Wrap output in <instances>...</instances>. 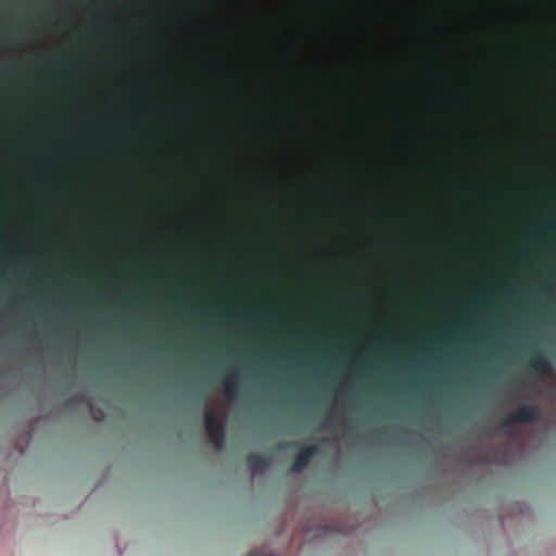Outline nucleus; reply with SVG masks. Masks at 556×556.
<instances>
[{
  "instance_id": "6e6552de",
  "label": "nucleus",
  "mask_w": 556,
  "mask_h": 556,
  "mask_svg": "<svg viewBox=\"0 0 556 556\" xmlns=\"http://www.w3.org/2000/svg\"><path fill=\"white\" fill-rule=\"evenodd\" d=\"M4 251L10 253L21 252L24 247L17 240H11L7 244L3 245Z\"/></svg>"
},
{
  "instance_id": "1a4fd4ad",
  "label": "nucleus",
  "mask_w": 556,
  "mask_h": 556,
  "mask_svg": "<svg viewBox=\"0 0 556 556\" xmlns=\"http://www.w3.org/2000/svg\"><path fill=\"white\" fill-rule=\"evenodd\" d=\"M554 230H556V219H554V218H548V219H546V220L542 224V226H541V231H542L543 233H546V232H548V231H554Z\"/></svg>"
},
{
  "instance_id": "f8f14e48",
  "label": "nucleus",
  "mask_w": 556,
  "mask_h": 556,
  "mask_svg": "<svg viewBox=\"0 0 556 556\" xmlns=\"http://www.w3.org/2000/svg\"><path fill=\"white\" fill-rule=\"evenodd\" d=\"M244 314H245L247 317H250L252 315V312L251 311H245Z\"/></svg>"
},
{
  "instance_id": "ddd939ff",
  "label": "nucleus",
  "mask_w": 556,
  "mask_h": 556,
  "mask_svg": "<svg viewBox=\"0 0 556 556\" xmlns=\"http://www.w3.org/2000/svg\"><path fill=\"white\" fill-rule=\"evenodd\" d=\"M111 117L114 118V119H118L119 118V116L117 114H112Z\"/></svg>"
},
{
  "instance_id": "9b49d317",
  "label": "nucleus",
  "mask_w": 556,
  "mask_h": 556,
  "mask_svg": "<svg viewBox=\"0 0 556 556\" xmlns=\"http://www.w3.org/2000/svg\"><path fill=\"white\" fill-rule=\"evenodd\" d=\"M203 67L207 70H217L219 67V63L216 60H208L203 63Z\"/></svg>"
},
{
  "instance_id": "20e7f679",
  "label": "nucleus",
  "mask_w": 556,
  "mask_h": 556,
  "mask_svg": "<svg viewBox=\"0 0 556 556\" xmlns=\"http://www.w3.org/2000/svg\"><path fill=\"white\" fill-rule=\"evenodd\" d=\"M224 392L229 400L236 401L239 395V389L237 383V377L231 376L224 380L223 383Z\"/></svg>"
},
{
  "instance_id": "9d476101",
  "label": "nucleus",
  "mask_w": 556,
  "mask_h": 556,
  "mask_svg": "<svg viewBox=\"0 0 556 556\" xmlns=\"http://www.w3.org/2000/svg\"><path fill=\"white\" fill-rule=\"evenodd\" d=\"M463 101L462 97L458 94H447L445 97L446 105L459 104Z\"/></svg>"
},
{
  "instance_id": "39448f33",
  "label": "nucleus",
  "mask_w": 556,
  "mask_h": 556,
  "mask_svg": "<svg viewBox=\"0 0 556 556\" xmlns=\"http://www.w3.org/2000/svg\"><path fill=\"white\" fill-rule=\"evenodd\" d=\"M270 467V459L266 457H256L251 464L252 476H260Z\"/></svg>"
},
{
  "instance_id": "0eeeda50",
  "label": "nucleus",
  "mask_w": 556,
  "mask_h": 556,
  "mask_svg": "<svg viewBox=\"0 0 556 556\" xmlns=\"http://www.w3.org/2000/svg\"><path fill=\"white\" fill-rule=\"evenodd\" d=\"M131 105L134 111L137 113H143L149 110V103L147 101H143L140 97H134L131 99Z\"/></svg>"
},
{
  "instance_id": "f257e3e1",
  "label": "nucleus",
  "mask_w": 556,
  "mask_h": 556,
  "mask_svg": "<svg viewBox=\"0 0 556 556\" xmlns=\"http://www.w3.org/2000/svg\"><path fill=\"white\" fill-rule=\"evenodd\" d=\"M205 425L210 440L214 447L218 451L224 448L225 443V430L223 420L212 409L205 413Z\"/></svg>"
},
{
  "instance_id": "423d86ee",
  "label": "nucleus",
  "mask_w": 556,
  "mask_h": 556,
  "mask_svg": "<svg viewBox=\"0 0 556 556\" xmlns=\"http://www.w3.org/2000/svg\"><path fill=\"white\" fill-rule=\"evenodd\" d=\"M532 367L538 372H544L549 370L552 365L546 356L539 354L533 358Z\"/></svg>"
},
{
  "instance_id": "4468645a",
  "label": "nucleus",
  "mask_w": 556,
  "mask_h": 556,
  "mask_svg": "<svg viewBox=\"0 0 556 556\" xmlns=\"http://www.w3.org/2000/svg\"><path fill=\"white\" fill-rule=\"evenodd\" d=\"M63 308L65 312H68V309H70L68 306H64Z\"/></svg>"
},
{
  "instance_id": "f03ea898",
  "label": "nucleus",
  "mask_w": 556,
  "mask_h": 556,
  "mask_svg": "<svg viewBox=\"0 0 556 556\" xmlns=\"http://www.w3.org/2000/svg\"><path fill=\"white\" fill-rule=\"evenodd\" d=\"M535 406L523 405L515 409L506 419L505 426L533 421L538 416Z\"/></svg>"
},
{
  "instance_id": "2eb2a0df",
  "label": "nucleus",
  "mask_w": 556,
  "mask_h": 556,
  "mask_svg": "<svg viewBox=\"0 0 556 556\" xmlns=\"http://www.w3.org/2000/svg\"><path fill=\"white\" fill-rule=\"evenodd\" d=\"M28 244H29V245H33V244H34V240H30V241L28 242Z\"/></svg>"
},
{
  "instance_id": "7ed1b4c3",
  "label": "nucleus",
  "mask_w": 556,
  "mask_h": 556,
  "mask_svg": "<svg viewBox=\"0 0 556 556\" xmlns=\"http://www.w3.org/2000/svg\"><path fill=\"white\" fill-rule=\"evenodd\" d=\"M317 454L316 446H308L301 450L292 464L291 471L293 473H300L312 460V458Z\"/></svg>"
}]
</instances>
